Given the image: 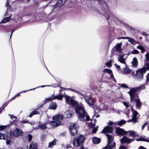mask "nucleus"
Segmentation results:
<instances>
[{
  "label": "nucleus",
  "mask_w": 149,
  "mask_h": 149,
  "mask_svg": "<svg viewBox=\"0 0 149 149\" xmlns=\"http://www.w3.org/2000/svg\"><path fill=\"white\" fill-rule=\"evenodd\" d=\"M127 133H130V136H132L133 137H134L136 136L137 135L135 132L133 131H127Z\"/></svg>",
  "instance_id": "a878e982"
},
{
  "label": "nucleus",
  "mask_w": 149,
  "mask_h": 149,
  "mask_svg": "<svg viewBox=\"0 0 149 149\" xmlns=\"http://www.w3.org/2000/svg\"><path fill=\"white\" fill-rule=\"evenodd\" d=\"M139 149H146L142 146H141L139 147Z\"/></svg>",
  "instance_id": "69168bd1"
},
{
  "label": "nucleus",
  "mask_w": 149,
  "mask_h": 149,
  "mask_svg": "<svg viewBox=\"0 0 149 149\" xmlns=\"http://www.w3.org/2000/svg\"><path fill=\"white\" fill-rule=\"evenodd\" d=\"M126 121L123 120H122L120 121L116 122L117 125H118L119 126H121L124 124H125Z\"/></svg>",
  "instance_id": "7c9ffc66"
},
{
  "label": "nucleus",
  "mask_w": 149,
  "mask_h": 149,
  "mask_svg": "<svg viewBox=\"0 0 149 149\" xmlns=\"http://www.w3.org/2000/svg\"><path fill=\"white\" fill-rule=\"evenodd\" d=\"M131 121H133L134 123H135L136 122V121L135 120V119H134L133 118H132L131 119H130L127 121V122L128 123H129Z\"/></svg>",
  "instance_id": "79ce46f5"
},
{
  "label": "nucleus",
  "mask_w": 149,
  "mask_h": 149,
  "mask_svg": "<svg viewBox=\"0 0 149 149\" xmlns=\"http://www.w3.org/2000/svg\"><path fill=\"white\" fill-rule=\"evenodd\" d=\"M146 81H149V73H148L146 75Z\"/></svg>",
  "instance_id": "864d4df0"
},
{
  "label": "nucleus",
  "mask_w": 149,
  "mask_h": 149,
  "mask_svg": "<svg viewBox=\"0 0 149 149\" xmlns=\"http://www.w3.org/2000/svg\"><path fill=\"white\" fill-rule=\"evenodd\" d=\"M84 136L80 135L77 137H74L73 142L74 146L78 147L84 142Z\"/></svg>",
  "instance_id": "39448f33"
},
{
  "label": "nucleus",
  "mask_w": 149,
  "mask_h": 149,
  "mask_svg": "<svg viewBox=\"0 0 149 149\" xmlns=\"http://www.w3.org/2000/svg\"><path fill=\"white\" fill-rule=\"evenodd\" d=\"M98 126H97L96 127H95L92 130V132L93 133H95L97 131V128Z\"/></svg>",
  "instance_id": "c03bdc74"
},
{
  "label": "nucleus",
  "mask_w": 149,
  "mask_h": 149,
  "mask_svg": "<svg viewBox=\"0 0 149 149\" xmlns=\"http://www.w3.org/2000/svg\"><path fill=\"white\" fill-rule=\"evenodd\" d=\"M52 100H53L56 99L58 100H61L62 99L63 96L59 94L55 96H54V95H52Z\"/></svg>",
  "instance_id": "2eb2a0df"
},
{
  "label": "nucleus",
  "mask_w": 149,
  "mask_h": 149,
  "mask_svg": "<svg viewBox=\"0 0 149 149\" xmlns=\"http://www.w3.org/2000/svg\"><path fill=\"white\" fill-rule=\"evenodd\" d=\"M99 3L101 4H103L107 6V4L104 0H97Z\"/></svg>",
  "instance_id": "e433bc0d"
},
{
  "label": "nucleus",
  "mask_w": 149,
  "mask_h": 149,
  "mask_svg": "<svg viewBox=\"0 0 149 149\" xmlns=\"http://www.w3.org/2000/svg\"><path fill=\"white\" fill-rule=\"evenodd\" d=\"M37 146L36 144L32 143L29 145V149H37Z\"/></svg>",
  "instance_id": "cd10ccee"
},
{
  "label": "nucleus",
  "mask_w": 149,
  "mask_h": 149,
  "mask_svg": "<svg viewBox=\"0 0 149 149\" xmlns=\"http://www.w3.org/2000/svg\"><path fill=\"white\" fill-rule=\"evenodd\" d=\"M100 110L99 108L96 107V108H95L94 111L95 112L97 113L100 111Z\"/></svg>",
  "instance_id": "8fccbe9b"
},
{
  "label": "nucleus",
  "mask_w": 149,
  "mask_h": 149,
  "mask_svg": "<svg viewBox=\"0 0 149 149\" xmlns=\"http://www.w3.org/2000/svg\"><path fill=\"white\" fill-rule=\"evenodd\" d=\"M144 86V85H143L139 87L130 88V91L128 92V93L130 97L131 102L134 101L135 99L137 98V97H138L136 93V92L140 89H143L145 88V87Z\"/></svg>",
  "instance_id": "7ed1b4c3"
},
{
  "label": "nucleus",
  "mask_w": 149,
  "mask_h": 149,
  "mask_svg": "<svg viewBox=\"0 0 149 149\" xmlns=\"http://www.w3.org/2000/svg\"><path fill=\"white\" fill-rule=\"evenodd\" d=\"M107 124L109 125H111V127H112L113 126H115L116 125H117V123L116 122H113L111 121H109L107 123Z\"/></svg>",
  "instance_id": "c756f323"
},
{
  "label": "nucleus",
  "mask_w": 149,
  "mask_h": 149,
  "mask_svg": "<svg viewBox=\"0 0 149 149\" xmlns=\"http://www.w3.org/2000/svg\"><path fill=\"white\" fill-rule=\"evenodd\" d=\"M15 31V29H13V30H12V32L11 33L10 35V38H11V36H12V34L14 32V31Z\"/></svg>",
  "instance_id": "0e129e2a"
},
{
  "label": "nucleus",
  "mask_w": 149,
  "mask_h": 149,
  "mask_svg": "<svg viewBox=\"0 0 149 149\" xmlns=\"http://www.w3.org/2000/svg\"><path fill=\"white\" fill-rule=\"evenodd\" d=\"M9 115L10 116V118L12 119H13V118H14L15 119H16V116H13L12 115H10V114H9Z\"/></svg>",
  "instance_id": "bf43d9fd"
},
{
  "label": "nucleus",
  "mask_w": 149,
  "mask_h": 149,
  "mask_svg": "<svg viewBox=\"0 0 149 149\" xmlns=\"http://www.w3.org/2000/svg\"><path fill=\"white\" fill-rule=\"evenodd\" d=\"M50 86V85H43L40 86L39 87H42L43 88L45 86Z\"/></svg>",
  "instance_id": "338daca9"
},
{
  "label": "nucleus",
  "mask_w": 149,
  "mask_h": 149,
  "mask_svg": "<svg viewBox=\"0 0 149 149\" xmlns=\"http://www.w3.org/2000/svg\"><path fill=\"white\" fill-rule=\"evenodd\" d=\"M112 60H109L106 63L105 65L107 67H110L112 65Z\"/></svg>",
  "instance_id": "f704fd0d"
},
{
  "label": "nucleus",
  "mask_w": 149,
  "mask_h": 149,
  "mask_svg": "<svg viewBox=\"0 0 149 149\" xmlns=\"http://www.w3.org/2000/svg\"><path fill=\"white\" fill-rule=\"evenodd\" d=\"M95 123H88V126L89 127L93 128L95 126Z\"/></svg>",
  "instance_id": "58836bf2"
},
{
  "label": "nucleus",
  "mask_w": 149,
  "mask_h": 149,
  "mask_svg": "<svg viewBox=\"0 0 149 149\" xmlns=\"http://www.w3.org/2000/svg\"><path fill=\"white\" fill-rule=\"evenodd\" d=\"M86 101L88 104L91 105L93 104L94 103L93 99L91 97L86 99Z\"/></svg>",
  "instance_id": "5701e85b"
},
{
  "label": "nucleus",
  "mask_w": 149,
  "mask_h": 149,
  "mask_svg": "<svg viewBox=\"0 0 149 149\" xmlns=\"http://www.w3.org/2000/svg\"><path fill=\"white\" fill-rule=\"evenodd\" d=\"M134 100L136 102V106L137 108H139L141 106V104L139 99L138 97H137Z\"/></svg>",
  "instance_id": "aec40b11"
},
{
  "label": "nucleus",
  "mask_w": 149,
  "mask_h": 149,
  "mask_svg": "<svg viewBox=\"0 0 149 149\" xmlns=\"http://www.w3.org/2000/svg\"><path fill=\"white\" fill-rule=\"evenodd\" d=\"M114 65L119 70L120 69V68L119 65H118L116 63Z\"/></svg>",
  "instance_id": "4d7b16f0"
},
{
  "label": "nucleus",
  "mask_w": 149,
  "mask_h": 149,
  "mask_svg": "<svg viewBox=\"0 0 149 149\" xmlns=\"http://www.w3.org/2000/svg\"><path fill=\"white\" fill-rule=\"evenodd\" d=\"M132 111L133 113V115L132 118L135 119V120L137 121V118L139 116V115L138 112L134 110L132 107Z\"/></svg>",
  "instance_id": "ddd939ff"
},
{
  "label": "nucleus",
  "mask_w": 149,
  "mask_h": 149,
  "mask_svg": "<svg viewBox=\"0 0 149 149\" xmlns=\"http://www.w3.org/2000/svg\"><path fill=\"white\" fill-rule=\"evenodd\" d=\"M52 96L50 97H49L48 98H46L45 99V100L43 101L44 102V103H46V102L49 101H52L53 100H52Z\"/></svg>",
  "instance_id": "c9c22d12"
},
{
  "label": "nucleus",
  "mask_w": 149,
  "mask_h": 149,
  "mask_svg": "<svg viewBox=\"0 0 149 149\" xmlns=\"http://www.w3.org/2000/svg\"><path fill=\"white\" fill-rule=\"evenodd\" d=\"M33 88V89H30V90H27V91H22V92H21L20 93H23V92H26V91H31V90H34V89L35 88Z\"/></svg>",
  "instance_id": "13d9d810"
},
{
  "label": "nucleus",
  "mask_w": 149,
  "mask_h": 149,
  "mask_svg": "<svg viewBox=\"0 0 149 149\" xmlns=\"http://www.w3.org/2000/svg\"><path fill=\"white\" fill-rule=\"evenodd\" d=\"M57 105L56 102H52L51 103L49 107V108L50 109L53 110L55 109L57 107Z\"/></svg>",
  "instance_id": "a211bd4d"
},
{
  "label": "nucleus",
  "mask_w": 149,
  "mask_h": 149,
  "mask_svg": "<svg viewBox=\"0 0 149 149\" xmlns=\"http://www.w3.org/2000/svg\"><path fill=\"white\" fill-rule=\"evenodd\" d=\"M104 73H108L110 75L111 78H113V76L112 73V70L108 69H104L103 71Z\"/></svg>",
  "instance_id": "412c9836"
},
{
  "label": "nucleus",
  "mask_w": 149,
  "mask_h": 149,
  "mask_svg": "<svg viewBox=\"0 0 149 149\" xmlns=\"http://www.w3.org/2000/svg\"><path fill=\"white\" fill-rule=\"evenodd\" d=\"M69 89L71 90L72 91H74V92L77 93L78 94H79V92L78 91H77L75 90L72 89H71L70 88H69Z\"/></svg>",
  "instance_id": "6e6d98bb"
},
{
  "label": "nucleus",
  "mask_w": 149,
  "mask_h": 149,
  "mask_svg": "<svg viewBox=\"0 0 149 149\" xmlns=\"http://www.w3.org/2000/svg\"><path fill=\"white\" fill-rule=\"evenodd\" d=\"M120 85L122 87H123V88H129V87H128V86L126 85L125 84H120Z\"/></svg>",
  "instance_id": "a19ab883"
},
{
  "label": "nucleus",
  "mask_w": 149,
  "mask_h": 149,
  "mask_svg": "<svg viewBox=\"0 0 149 149\" xmlns=\"http://www.w3.org/2000/svg\"><path fill=\"white\" fill-rule=\"evenodd\" d=\"M118 61L121 63L125 64V59L123 58V55H121L118 58Z\"/></svg>",
  "instance_id": "f3484780"
},
{
  "label": "nucleus",
  "mask_w": 149,
  "mask_h": 149,
  "mask_svg": "<svg viewBox=\"0 0 149 149\" xmlns=\"http://www.w3.org/2000/svg\"><path fill=\"white\" fill-rule=\"evenodd\" d=\"M106 135L107 137L108 144V146H112L113 143H114L113 142V137L111 135L109 134H107Z\"/></svg>",
  "instance_id": "9b49d317"
},
{
  "label": "nucleus",
  "mask_w": 149,
  "mask_h": 149,
  "mask_svg": "<svg viewBox=\"0 0 149 149\" xmlns=\"http://www.w3.org/2000/svg\"><path fill=\"white\" fill-rule=\"evenodd\" d=\"M38 127L40 129L45 130L47 129V127L45 123H40Z\"/></svg>",
  "instance_id": "b1692460"
},
{
  "label": "nucleus",
  "mask_w": 149,
  "mask_h": 149,
  "mask_svg": "<svg viewBox=\"0 0 149 149\" xmlns=\"http://www.w3.org/2000/svg\"><path fill=\"white\" fill-rule=\"evenodd\" d=\"M131 71L132 70L131 69L129 68L128 67H126L123 69L122 72L124 74H128L130 73Z\"/></svg>",
  "instance_id": "4468645a"
},
{
  "label": "nucleus",
  "mask_w": 149,
  "mask_h": 149,
  "mask_svg": "<svg viewBox=\"0 0 149 149\" xmlns=\"http://www.w3.org/2000/svg\"><path fill=\"white\" fill-rule=\"evenodd\" d=\"M56 141L55 139L51 142H50L49 143L48 147L51 148L53 147L54 145H56Z\"/></svg>",
  "instance_id": "393cba45"
},
{
  "label": "nucleus",
  "mask_w": 149,
  "mask_h": 149,
  "mask_svg": "<svg viewBox=\"0 0 149 149\" xmlns=\"http://www.w3.org/2000/svg\"><path fill=\"white\" fill-rule=\"evenodd\" d=\"M128 41L129 42H131L132 44H133L134 42H135V40L130 37H128Z\"/></svg>",
  "instance_id": "4c0bfd02"
},
{
  "label": "nucleus",
  "mask_w": 149,
  "mask_h": 149,
  "mask_svg": "<svg viewBox=\"0 0 149 149\" xmlns=\"http://www.w3.org/2000/svg\"><path fill=\"white\" fill-rule=\"evenodd\" d=\"M46 136L45 135H42L41 137V139L42 140H44Z\"/></svg>",
  "instance_id": "3c124183"
},
{
  "label": "nucleus",
  "mask_w": 149,
  "mask_h": 149,
  "mask_svg": "<svg viewBox=\"0 0 149 149\" xmlns=\"http://www.w3.org/2000/svg\"><path fill=\"white\" fill-rule=\"evenodd\" d=\"M10 136L17 137L22 136L23 134L22 131L17 128H16L14 131H11L10 132Z\"/></svg>",
  "instance_id": "423d86ee"
},
{
  "label": "nucleus",
  "mask_w": 149,
  "mask_h": 149,
  "mask_svg": "<svg viewBox=\"0 0 149 149\" xmlns=\"http://www.w3.org/2000/svg\"><path fill=\"white\" fill-rule=\"evenodd\" d=\"M139 53V51L136 50H134L132 52V53L133 54H137Z\"/></svg>",
  "instance_id": "de8ad7c7"
},
{
  "label": "nucleus",
  "mask_w": 149,
  "mask_h": 149,
  "mask_svg": "<svg viewBox=\"0 0 149 149\" xmlns=\"http://www.w3.org/2000/svg\"><path fill=\"white\" fill-rule=\"evenodd\" d=\"M74 113V112L71 111L69 110L65 112V115L66 116V117L67 118L71 117Z\"/></svg>",
  "instance_id": "dca6fc26"
},
{
  "label": "nucleus",
  "mask_w": 149,
  "mask_h": 149,
  "mask_svg": "<svg viewBox=\"0 0 149 149\" xmlns=\"http://www.w3.org/2000/svg\"><path fill=\"white\" fill-rule=\"evenodd\" d=\"M122 43H118L115 47H114L115 49L116 52V54L117 55H120V53L122 52V49L121 48V45Z\"/></svg>",
  "instance_id": "6e6552de"
},
{
  "label": "nucleus",
  "mask_w": 149,
  "mask_h": 149,
  "mask_svg": "<svg viewBox=\"0 0 149 149\" xmlns=\"http://www.w3.org/2000/svg\"><path fill=\"white\" fill-rule=\"evenodd\" d=\"M126 147L124 146H122L120 147L119 149H125Z\"/></svg>",
  "instance_id": "052dcab7"
},
{
  "label": "nucleus",
  "mask_w": 149,
  "mask_h": 149,
  "mask_svg": "<svg viewBox=\"0 0 149 149\" xmlns=\"http://www.w3.org/2000/svg\"><path fill=\"white\" fill-rule=\"evenodd\" d=\"M137 48L138 49H140L142 52H144L145 51L144 48L142 45H140L138 46L137 47Z\"/></svg>",
  "instance_id": "72a5a7b5"
},
{
  "label": "nucleus",
  "mask_w": 149,
  "mask_h": 149,
  "mask_svg": "<svg viewBox=\"0 0 149 149\" xmlns=\"http://www.w3.org/2000/svg\"><path fill=\"white\" fill-rule=\"evenodd\" d=\"M116 145L115 143H113V145L112 146H108V144H107V146H106L104 148H103L102 149H111L112 148H113L115 147Z\"/></svg>",
  "instance_id": "c85d7f7f"
},
{
  "label": "nucleus",
  "mask_w": 149,
  "mask_h": 149,
  "mask_svg": "<svg viewBox=\"0 0 149 149\" xmlns=\"http://www.w3.org/2000/svg\"><path fill=\"white\" fill-rule=\"evenodd\" d=\"M144 65L146 67V68H147V70H149V63H145Z\"/></svg>",
  "instance_id": "a18cd8bd"
},
{
  "label": "nucleus",
  "mask_w": 149,
  "mask_h": 149,
  "mask_svg": "<svg viewBox=\"0 0 149 149\" xmlns=\"http://www.w3.org/2000/svg\"><path fill=\"white\" fill-rule=\"evenodd\" d=\"M28 121H26V120H23L21 121V123L22 124H24L26 123H27Z\"/></svg>",
  "instance_id": "e2e57ef3"
},
{
  "label": "nucleus",
  "mask_w": 149,
  "mask_h": 149,
  "mask_svg": "<svg viewBox=\"0 0 149 149\" xmlns=\"http://www.w3.org/2000/svg\"><path fill=\"white\" fill-rule=\"evenodd\" d=\"M132 64L133 66L136 67H137L138 64V61L136 57H134L133 59V61L132 62Z\"/></svg>",
  "instance_id": "6ab92c4d"
},
{
  "label": "nucleus",
  "mask_w": 149,
  "mask_h": 149,
  "mask_svg": "<svg viewBox=\"0 0 149 149\" xmlns=\"http://www.w3.org/2000/svg\"><path fill=\"white\" fill-rule=\"evenodd\" d=\"M137 141H145L149 142V139L145 138V137H141L136 139Z\"/></svg>",
  "instance_id": "bb28decb"
},
{
  "label": "nucleus",
  "mask_w": 149,
  "mask_h": 149,
  "mask_svg": "<svg viewBox=\"0 0 149 149\" xmlns=\"http://www.w3.org/2000/svg\"><path fill=\"white\" fill-rule=\"evenodd\" d=\"M129 37H120L118 38V39H128Z\"/></svg>",
  "instance_id": "5fc2aeb1"
},
{
  "label": "nucleus",
  "mask_w": 149,
  "mask_h": 149,
  "mask_svg": "<svg viewBox=\"0 0 149 149\" xmlns=\"http://www.w3.org/2000/svg\"><path fill=\"white\" fill-rule=\"evenodd\" d=\"M39 113V112L36 110H35L34 111H33L29 115V117H31L32 116L35 114H37Z\"/></svg>",
  "instance_id": "2f4dec72"
},
{
  "label": "nucleus",
  "mask_w": 149,
  "mask_h": 149,
  "mask_svg": "<svg viewBox=\"0 0 149 149\" xmlns=\"http://www.w3.org/2000/svg\"><path fill=\"white\" fill-rule=\"evenodd\" d=\"M116 132L119 135H124L126 134L127 132L125 131L123 129L119 127L116 128Z\"/></svg>",
  "instance_id": "9d476101"
},
{
  "label": "nucleus",
  "mask_w": 149,
  "mask_h": 149,
  "mask_svg": "<svg viewBox=\"0 0 149 149\" xmlns=\"http://www.w3.org/2000/svg\"><path fill=\"white\" fill-rule=\"evenodd\" d=\"M63 118V116L61 114H57L53 117V121L50 123V124L53 127H56L61 124V120Z\"/></svg>",
  "instance_id": "20e7f679"
},
{
  "label": "nucleus",
  "mask_w": 149,
  "mask_h": 149,
  "mask_svg": "<svg viewBox=\"0 0 149 149\" xmlns=\"http://www.w3.org/2000/svg\"><path fill=\"white\" fill-rule=\"evenodd\" d=\"M10 140H7V141H6V143H7V144H8L10 143Z\"/></svg>",
  "instance_id": "774afa93"
},
{
  "label": "nucleus",
  "mask_w": 149,
  "mask_h": 149,
  "mask_svg": "<svg viewBox=\"0 0 149 149\" xmlns=\"http://www.w3.org/2000/svg\"><path fill=\"white\" fill-rule=\"evenodd\" d=\"M147 70V68L144 65L142 68L136 70V73L134 72L132 73L133 77L138 81L142 80L143 78V74L146 72Z\"/></svg>",
  "instance_id": "f03ea898"
},
{
  "label": "nucleus",
  "mask_w": 149,
  "mask_h": 149,
  "mask_svg": "<svg viewBox=\"0 0 149 149\" xmlns=\"http://www.w3.org/2000/svg\"><path fill=\"white\" fill-rule=\"evenodd\" d=\"M69 130L71 135L72 136L75 135L78 133L77 128L75 124H73L70 126Z\"/></svg>",
  "instance_id": "0eeeda50"
},
{
  "label": "nucleus",
  "mask_w": 149,
  "mask_h": 149,
  "mask_svg": "<svg viewBox=\"0 0 149 149\" xmlns=\"http://www.w3.org/2000/svg\"><path fill=\"white\" fill-rule=\"evenodd\" d=\"M123 103L124 105L127 107H128L130 105L129 103L127 102H123Z\"/></svg>",
  "instance_id": "37998d69"
},
{
  "label": "nucleus",
  "mask_w": 149,
  "mask_h": 149,
  "mask_svg": "<svg viewBox=\"0 0 149 149\" xmlns=\"http://www.w3.org/2000/svg\"><path fill=\"white\" fill-rule=\"evenodd\" d=\"M65 97L66 102L67 104L75 107V112L79 115V119L80 120L82 121H85V119L84 118L85 116L86 120L89 121L91 120L89 116L85 112L84 107L83 104L78 105L77 102L70 96H65Z\"/></svg>",
  "instance_id": "f257e3e1"
},
{
  "label": "nucleus",
  "mask_w": 149,
  "mask_h": 149,
  "mask_svg": "<svg viewBox=\"0 0 149 149\" xmlns=\"http://www.w3.org/2000/svg\"><path fill=\"white\" fill-rule=\"evenodd\" d=\"M92 140L93 142L95 144L99 143L101 141V140L100 138L95 137L93 138Z\"/></svg>",
  "instance_id": "4be33fe9"
},
{
  "label": "nucleus",
  "mask_w": 149,
  "mask_h": 149,
  "mask_svg": "<svg viewBox=\"0 0 149 149\" xmlns=\"http://www.w3.org/2000/svg\"><path fill=\"white\" fill-rule=\"evenodd\" d=\"M134 140L132 139H129L126 136H123L120 140L121 142L122 143H130Z\"/></svg>",
  "instance_id": "f8f14e48"
},
{
  "label": "nucleus",
  "mask_w": 149,
  "mask_h": 149,
  "mask_svg": "<svg viewBox=\"0 0 149 149\" xmlns=\"http://www.w3.org/2000/svg\"><path fill=\"white\" fill-rule=\"evenodd\" d=\"M148 125V124L146 122V123H145L142 127V130H143V128L145 127L146 126V125Z\"/></svg>",
  "instance_id": "603ef678"
},
{
  "label": "nucleus",
  "mask_w": 149,
  "mask_h": 149,
  "mask_svg": "<svg viewBox=\"0 0 149 149\" xmlns=\"http://www.w3.org/2000/svg\"><path fill=\"white\" fill-rule=\"evenodd\" d=\"M146 60L148 61H149V53H147L146 54Z\"/></svg>",
  "instance_id": "09e8293b"
},
{
  "label": "nucleus",
  "mask_w": 149,
  "mask_h": 149,
  "mask_svg": "<svg viewBox=\"0 0 149 149\" xmlns=\"http://www.w3.org/2000/svg\"><path fill=\"white\" fill-rule=\"evenodd\" d=\"M28 138L29 141H30L31 140L32 136L30 134H29L28 135Z\"/></svg>",
  "instance_id": "49530a36"
},
{
  "label": "nucleus",
  "mask_w": 149,
  "mask_h": 149,
  "mask_svg": "<svg viewBox=\"0 0 149 149\" xmlns=\"http://www.w3.org/2000/svg\"><path fill=\"white\" fill-rule=\"evenodd\" d=\"M113 131L112 127L107 126L104 127L102 131V133H111Z\"/></svg>",
  "instance_id": "1a4fd4ad"
},
{
  "label": "nucleus",
  "mask_w": 149,
  "mask_h": 149,
  "mask_svg": "<svg viewBox=\"0 0 149 149\" xmlns=\"http://www.w3.org/2000/svg\"><path fill=\"white\" fill-rule=\"evenodd\" d=\"M9 0H7V3L6 4V6L7 7H8L9 6V3H8Z\"/></svg>",
  "instance_id": "680f3d73"
},
{
  "label": "nucleus",
  "mask_w": 149,
  "mask_h": 149,
  "mask_svg": "<svg viewBox=\"0 0 149 149\" xmlns=\"http://www.w3.org/2000/svg\"><path fill=\"white\" fill-rule=\"evenodd\" d=\"M10 19V16L8 17H6L4 18L1 22V23H4L9 21Z\"/></svg>",
  "instance_id": "473e14b6"
},
{
  "label": "nucleus",
  "mask_w": 149,
  "mask_h": 149,
  "mask_svg": "<svg viewBox=\"0 0 149 149\" xmlns=\"http://www.w3.org/2000/svg\"><path fill=\"white\" fill-rule=\"evenodd\" d=\"M0 139L6 140L4 134L2 133L0 134Z\"/></svg>",
  "instance_id": "ea45409f"
}]
</instances>
